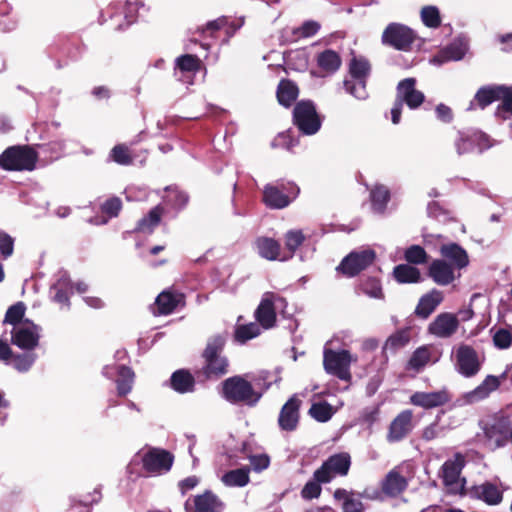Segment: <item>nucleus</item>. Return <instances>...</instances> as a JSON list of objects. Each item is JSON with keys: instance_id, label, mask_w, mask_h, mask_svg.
Returning <instances> with one entry per match:
<instances>
[{"instance_id": "1", "label": "nucleus", "mask_w": 512, "mask_h": 512, "mask_svg": "<svg viewBox=\"0 0 512 512\" xmlns=\"http://www.w3.org/2000/svg\"><path fill=\"white\" fill-rule=\"evenodd\" d=\"M228 333H218L207 338L201 353L202 367L195 372L200 381H216L229 373L230 361L225 355Z\"/></svg>"}, {"instance_id": "2", "label": "nucleus", "mask_w": 512, "mask_h": 512, "mask_svg": "<svg viewBox=\"0 0 512 512\" xmlns=\"http://www.w3.org/2000/svg\"><path fill=\"white\" fill-rule=\"evenodd\" d=\"M222 397L231 404L254 407L260 401L262 393L254 389L251 382L235 375L222 382Z\"/></svg>"}, {"instance_id": "3", "label": "nucleus", "mask_w": 512, "mask_h": 512, "mask_svg": "<svg viewBox=\"0 0 512 512\" xmlns=\"http://www.w3.org/2000/svg\"><path fill=\"white\" fill-rule=\"evenodd\" d=\"M39 154L30 145H14L0 154V167L5 171H33Z\"/></svg>"}, {"instance_id": "4", "label": "nucleus", "mask_w": 512, "mask_h": 512, "mask_svg": "<svg viewBox=\"0 0 512 512\" xmlns=\"http://www.w3.org/2000/svg\"><path fill=\"white\" fill-rule=\"evenodd\" d=\"M425 100L422 91L416 89L415 78H405L401 80L396 87V97L391 109V121L393 124H399L402 115L403 105L406 104L410 109L419 108Z\"/></svg>"}, {"instance_id": "5", "label": "nucleus", "mask_w": 512, "mask_h": 512, "mask_svg": "<svg viewBox=\"0 0 512 512\" xmlns=\"http://www.w3.org/2000/svg\"><path fill=\"white\" fill-rule=\"evenodd\" d=\"M299 187L290 181H276L264 186L263 203L270 209H283L298 196Z\"/></svg>"}, {"instance_id": "6", "label": "nucleus", "mask_w": 512, "mask_h": 512, "mask_svg": "<svg viewBox=\"0 0 512 512\" xmlns=\"http://www.w3.org/2000/svg\"><path fill=\"white\" fill-rule=\"evenodd\" d=\"M293 124L303 135L316 134L322 125L320 115L311 100H301L294 106L292 112Z\"/></svg>"}, {"instance_id": "7", "label": "nucleus", "mask_w": 512, "mask_h": 512, "mask_svg": "<svg viewBox=\"0 0 512 512\" xmlns=\"http://www.w3.org/2000/svg\"><path fill=\"white\" fill-rule=\"evenodd\" d=\"M465 464L466 460L464 455L457 452L452 459L446 460L442 465L441 478L443 484L448 487L453 494L466 495V479L460 477Z\"/></svg>"}, {"instance_id": "8", "label": "nucleus", "mask_w": 512, "mask_h": 512, "mask_svg": "<svg viewBox=\"0 0 512 512\" xmlns=\"http://www.w3.org/2000/svg\"><path fill=\"white\" fill-rule=\"evenodd\" d=\"M351 467V456L347 452L333 454L314 471V477L323 483H330L335 476H347Z\"/></svg>"}, {"instance_id": "9", "label": "nucleus", "mask_w": 512, "mask_h": 512, "mask_svg": "<svg viewBox=\"0 0 512 512\" xmlns=\"http://www.w3.org/2000/svg\"><path fill=\"white\" fill-rule=\"evenodd\" d=\"M375 259L376 253L373 249L354 250L341 260L340 264L336 267V271L352 278L372 265Z\"/></svg>"}, {"instance_id": "10", "label": "nucleus", "mask_w": 512, "mask_h": 512, "mask_svg": "<svg viewBox=\"0 0 512 512\" xmlns=\"http://www.w3.org/2000/svg\"><path fill=\"white\" fill-rule=\"evenodd\" d=\"M351 354L348 350L335 351L325 348L323 352V367L326 373L333 375L340 380H351Z\"/></svg>"}, {"instance_id": "11", "label": "nucleus", "mask_w": 512, "mask_h": 512, "mask_svg": "<svg viewBox=\"0 0 512 512\" xmlns=\"http://www.w3.org/2000/svg\"><path fill=\"white\" fill-rule=\"evenodd\" d=\"M416 39L414 31L400 23H390L382 33V43L399 51H409Z\"/></svg>"}, {"instance_id": "12", "label": "nucleus", "mask_w": 512, "mask_h": 512, "mask_svg": "<svg viewBox=\"0 0 512 512\" xmlns=\"http://www.w3.org/2000/svg\"><path fill=\"white\" fill-rule=\"evenodd\" d=\"M174 463V455L165 449L151 447L142 456L143 469L151 474H162L170 471Z\"/></svg>"}, {"instance_id": "13", "label": "nucleus", "mask_w": 512, "mask_h": 512, "mask_svg": "<svg viewBox=\"0 0 512 512\" xmlns=\"http://www.w3.org/2000/svg\"><path fill=\"white\" fill-rule=\"evenodd\" d=\"M333 497L337 501H342V512H364L366 508L361 498L379 500L380 494L378 490L369 493L368 488L363 492L347 491L344 488H337L333 493Z\"/></svg>"}, {"instance_id": "14", "label": "nucleus", "mask_w": 512, "mask_h": 512, "mask_svg": "<svg viewBox=\"0 0 512 512\" xmlns=\"http://www.w3.org/2000/svg\"><path fill=\"white\" fill-rule=\"evenodd\" d=\"M185 294L170 287L163 290L155 299L154 315H170L175 312L178 307L186 305Z\"/></svg>"}, {"instance_id": "15", "label": "nucleus", "mask_w": 512, "mask_h": 512, "mask_svg": "<svg viewBox=\"0 0 512 512\" xmlns=\"http://www.w3.org/2000/svg\"><path fill=\"white\" fill-rule=\"evenodd\" d=\"M413 411L406 409L401 411L390 423L386 439L389 443L400 442L413 430Z\"/></svg>"}, {"instance_id": "16", "label": "nucleus", "mask_w": 512, "mask_h": 512, "mask_svg": "<svg viewBox=\"0 0 512 512\" xmlns=\"http://www.w3.org/2000/svg\"><path fill=\"white\" fill-rule=\"evenodd\" d=\"M301 400L297 395L291 396L282 406L279 416L278 425L282 431H295L300 421Z\"/></svg>"}, {"instance_id": "17", "label": "nucleus", "mask_w": 512, "mask_h": 512, "mask_svg": "<svg viewBox=\"0 0 512 512\" xmlns=\"http://www.w3.org/2000/svg\"><path fill=\"white\" fill-rule=\"evenodd\" d=\"M456 366L458 372L465 377L476 375L481 365L475 349L469 345H460L456 351Z\"/></svg>"}, {"instance_id": "18", "label": "nucleus", "mask_w": 512, "mask_h": 512, "mask_svg": "<svg viewBox=\"0 0 512 512\" xmlns=\"http://www.w3.org/2000/svg\"><path fill=\"white\" fill-rule=\"evenodd\" d=\"M452 400V394L446 388L433 392H415L410 397V403L424 409L444 406Z\"/></svg>"}, {"instance_id": "19", "label": "nucleus", "mask_w": 512, "mask_h": 512, "mask_svg": "<svg viewBox=\"0 0 512 512\" xmlns=\"http://www.w3.org/2000/svg\"><path fill=\"white\" fill-rule=\"evenodd\" d=\"M408 487V480L403 476L398 468L391 469L380 482V499L381 495L388 498L399 497Z\"/></svg>"}, {"instance_id": "20", "label": "nucleus", "mask_w": 512, "mask_h": 512, "mask_svg": "<svg viewBox=\"0 0 512 512\" xmlns=\"http://www.w3.org/2000/svg\"><path fill=\"white\" fill-rule=\"evenodd\" d=\"M466 494L471 498L481 500L490 506L498 505L503 500V492L496 484L489 481L480 485H474L468 490L466 489Z\"/></svg>"}, {"instance_id": "21", "label": "nucleus", "mask_w": 512, "mask_h": 512, "mask_svg": "<svg viewBox=\"0 0 512 512\" xmlns=\"http://www.w3.org/2000/svg\"><path fill=\"white\" fill-rule=\"evenodd\" d=\"M493 101H501L497 106L495 115L503 120L512 116V86L491 84Z\"/></svg>"}, {"instance_id": "22", "label": "nucleus", "mask_w": 512, "mask_h": 512, "mask_svg": "<svg viewBox=\"0 0 512 512\" xmlns=\"http://www.w3.org/2000/svg\"><path fill=\"white\" fill-rule=\"evenodd\" d=\"M488 137L481 131H459L455 140L456 151L459 155L471 152L475 146L487 147Z\"/></svg>"}, {"instance_id": "23", "label": "nucleus", "mask_w": 512, "mask_h": 512, "mask_svg": "<svg viewBox=\"0 0 512 512\" xmlns=\"http://www.w3.org/2000/svg\"><path fill=\"white\" fill-rule=\"evenodd\" d=\"M459 321L452 313H441L429 324V332L441 338L452 336L458 329Z\"/></svg>"}, {"instance_id": "24", "label": "nucleus", "mask_w": 512, "mask_h": 512, "mask_svg": "<svg viewBox=\"0 0 512 512\" xmlns=\"http://www.w3.org/2000/svg\"><path fill=\"white\" fill-rule=\"evenodd\" d=\"M428 276L438 285L446 286L455 280L454 268L444 259H435L428 268Z\"/></svg>"}, {"instance_id": "25", "label": "nucleus", "mask_w": 512, "mask_h": 512, "mask_svg": "<svg viewBox=\"0 0 512 512\" xmlns=\"http://www.w3.org/2000/svg\"><path fill=\"white\" fill-rule=\"evenodd\" d=\"M440 255L453 268L463 269L469 264V257L466 250L457 243H448L440 246Z\"/></svg>"}, {"instance_id": "26", "label": "nucleus", "mask_w": 512, "mask_h": 512, "mask_svg": "<svg viewBox=\"0 0 512 512\" xmlns=\"http://www.w3.org/2000/svg\"><path fill=\"white\" fill-rule=\"evenodd\" d=\"M11 342L23 350H33L39 343V334L36 325L32 324L31 327H19L14 329L12 331Z\"/></svg>"}, {"instance_id": "27", "label": "nucleus", "mask_w": 512, "mask_h": 512, "mask_svg": "<svg viewBox=\"0 0 512 512\" xmlns=\"http://www.w3.org/2000/svg\"><path fill=\"white\" fill-rule=\"evenodd\" d=\"M255 319L265 329L275 326L277 316L272 293H267L261 300L255 311Z\"/></svg>"}, {"instance_id": "28", "label": "nucleus", "mask_w": 512, "mask_h": 512, "mask_svg": "<svg viewBox=\"0 0 512 512\" xmlns=\"http://www.w3.org/2000/svg\"><path fill=\"white\" fill-rule=\"evenodd\" d=\"M254 245L260 257L268 261H281L283 252L278 240L272 237L260 236L255 239Z\"/></svg>"}, {"instance_id": "29", "label": "nucleus", "mask_w": 512, "mask_h": 512, "mask_svg": "<svg viewBox=\"0 0 512 512\" xmlns=\"http://www.w3.org/2000/svg\"><path fill=\"white\" fill-rule=\"evenodd\" d=\"M195 376L188 369L174 371L169 379V386L179 394L191 393L195 390Z\"/></svg>"}, {"instance_id": "30", "label": "nucleus", "mask_w": 512, "mask_h": 512, "mask_svg": "<svg viewBox=\"0 0 512 512\" xmlns=\"http://www.w3.org/2000/svg\"><path fill=\"white\" fill-rule=\"evenodd\" d=\"M443 301V293L440 290L432 289L423 295L415 309V315L427 319Z\"/></svg>"}, {"instance_id": "31", "label": "nucleus", "mask_w": 512, "mask_h": 512, "mask_svg": "<svg viewBox=\"0 0 512 512\" xmlns=\"http://www.w3.org/2000/svg\"><path fill=\"white\" fill-rule=\"evenodd\" d=\"M510 427L511 421L509 417L501 416L484 428V434L488 439L496 438L497 445L502 446L504 442L508 440Z\"/></svg>"}, {"instance_id": "32", "label": "nucleus", "mask_w": 512, "mask_h": 512, "mask_svg": "<svg viewBox=\"0 0 512 512\" xmlns=\"http://www.w3.org/2000/svg\"><path fill=\"white\" fill-rule=\"evenodd\" d=\"M165 209L162 205L153 207L147 215L138 220L134 232L137 233H152L154 229L159 226Z\"/></svg>"}, {"instance_id": "33", "label": "nucleus", "mask_w": 512, "mask_h": 512, "mask_svg": "<svg viewBox=\"0 0 512 512\" xmlns=\"http://www.w3.org/2000/svg\"><path fill=\"white\" fill-rule=\"evenodd\" d=\"M195 512H222L223 503L211 490L194 497Z\"/></svg>"}, {"instance_id": "34", "label": "nucleus", "mask_w": 512, "mask_h": 512, "mask_svg": "<svg viewBox=\"0 0 512 512\" xmlns=\"http://www.w3.org/2000/svg\"><path fill=\"white\" fill-rule=\"evenodd\" d=\"M299 95V88L290 79H282L277 87V100L279 104L288 108L290 107L297 99Z\"/></svg>"}, {"instance_id": "35", "label": "nucleus", "mask_w": 512, "mask_h": 512, "mask_svg": "<svg viewBox=\"0 0 512 512\" xmlns=\"http://www.w3.org/2000/svg\"><path fill=\"white\" fill-rule=\"evenodd\" d=\"M306 240V236L302 230H289L284 235L285 251L283 252L281 261H288L293 258L296 251Z\"/></svg>"}, {"instance_id": "36", "label": "nucleus", "mask_w": 512, "mask_h": 512, "mask_svg": "<svg viewBox=\"0 0 512 512\" xmlns=\"http://www.w3.org/2000/svg\"><path fill=\"white\" fill-rule=\"evenodd\" d=\"M410 339L411 330L409 327L399 329L387 338L383 346V350L395 353L399 349L404 348L406 345H408Z\"/></svg>"}, {"instance_id": "37", "label": "nucleus", "mask_w": 512, "mask_h": 512, "mask_svg": "<svg viewBox=\"0 0 512 512\" xmlns=\"http://www.w3.org/2000/svg\"><path fill=\"white\" fill-rule=\"evenodd\" d=\"M341 63L340 55L332 49H326L317 56V65L327 73L336 72Z\"/></svg>"}, {"instance_id": "38", "label": "nucleus", "mask_w": 512, "mask_h": 512, "mask_svg": "<svg viewBox=\"0 0 512 512\" xmlns=\"http://www.w3.org/2000/svg\"><path fill=\"white\" fill-rule=\"evenodd\" d=\"M393 276L398 283H418L421 280L419 269L408 263L395 266Z\"/></svg>"}, {"instance_id": "39", "label": "nucleus", "mask_w": 512, "mask_h": 512, "mask_svg": "<svg viewBox=\"0 0 512 512\" xmlns=\"http://www.w3.org/2000/svg\"><path fill=\"white\" fill-rule=\"evenodd\" d=\"M222 482L229 487H243L249 483V468L242 467L226 472L222 478Z\"/></svg>"}, {"instance_id": "40", "label": "nucleus", "mask_w": 512, "mask_h": 512, "mask_svg": "<svg viewBox=\"0 0 512 512\" xmlns=\"http://www.w3.org/2000/svg\"><path fill=\"white\" fill-rule=\"evenodd\" d=\"M430 359L431 353L429 348L426 346L419 347L412 353L408 360L406 370L419 372L430 362Z\"/></svg>"}, {"instance_id": "41", "label": "nucleus", "mask_w": 512, "mask_h": 512, "mask_svg": "<svg viewBox=\"0 0 512 512\" xmlns=\"http://www.w3.org/2000/svg\"><path fill=\"white\" fill-rule=\"evenodd\" d=\"M134 376V372L130 367L125 365L119 366L118 379L116 380L119 396H126L131 391Z\"/></svg>"}, {"instance_id": "42", "label": "nucleus", "mask_w": 512, "mask_h": 512, "mask_svg": "<svg viewBox=\"0 0 512 512\" xmlns=\"http://www.w3.org/2000/svg\"><path fill=\"white\" fill-rule=\"evenodd\" d=\"M371 71L370 62L364 57H353L349 63V75L353 79L367 80Z\"/></svg>"}, {"instance_id": "43", "label": "nucleus", "mask_w": 512, "mask_h": 512, "mask_svg": "<svg viewBox=\"0 0 512 512\" xmlns=\"http://www.w3.org/2000/svg\"><path fill=\"white\" fill-rule=\"evenodd\" d=\"M110 159L122 166H130L134 162V156L130 147L125 143L115 145L109 154Z\"/></svg>"}, {"instance_id": "44", "label": "nucleus", "mask_w": 512, "mask_h": 512, "mask_svg": "<svg viewBox=\"0 0 512 512\" xmlns=\"http://www.w3.org/2000/svg\"><path fill=\"white\" fill-rule=\"evenodd\" d=\"M201 68V60L198 56L193 54H184L176 58L175 70H179L182 73L195 74Z\"/></svg>"}, {"instance_id": "45", "label": "nucleus", "mask_w": 512, "mask_h": 512, "mask_svg": "<svg viewBox=\"0 0 512 512\" xmlns=\"http://www.w3.org/2000/svg\"><path fill=\"white\" fill-rule=\"evenodd\" d=\"M500 386V381L496 376L488 375L484 381L475 388L471 394L470 397L474 399H484L486 398L491 392L497 390Z\"/></svg>"}, {"instance_id": "46", "label": "nucleus", "mask_w": 512, "mask_h": 512, "mask_svg": "<svg viewBox=\"0 0 512 512\" xmlns=\"http://www.w3.org/2000/svg\"><path fill=\"white\" fill-rule=\"evenodd\" d=\"M370 197L373 210L382 213L390 200V192L385 186H376L372 189Z\"/></svg>"}, {"instance_id": "47", "label": "nucleus", "mask_w": 512, "mask_h": 512, "mask_svg": "<svg viewBox=\"0 0 512 512\" xmlns=\"http://www.w3.org/2000/svg\"><path fill=\"white\" fill-rule=\"evenodd\" d=\"M358 289L372 298L382 299L384 294L381 287V282L376 277H367L360 281Z\"/></svg>"}, {"instance_id": "48", "label": "nucleus", "mask_w": 512, "mask_h": 512, "mask_svg": "<svg viewBox=\"0 0 512 512\" xmlns=\"http://www.w3.org/2000/svg\"><path fill=\"white\" fill-rule=\"evenodd\" d=\"M344 88L347 93L351 94L355 98L359 100H364L368 97L367 92V80L365 79H345L344 82Z\"/></svg>"}, {"instance_id": "49", "label": "nucleus", "mask_w": 512, "mask_h": 512, "mask_svg": "<svg viewBox=\"0 0 512 512\" xmlns=\"http://www.w3.org/2000/svg\"><path fill=\"white\" fill-rule=\"evenodd\" d=\"M165 200L173 208L181 210L188 204L189 196L177 187H169L166 189Z\"/></svg>"}, {"instance_id": "50", "label": "nucleus", "mask_w": 512, "mask_h": 512, "mask_svg": "<svg viewBox=\"0 0 512 512\" xmlns=\"http://www.w3.org/2000/svg\"><path fill=\"white\" fill-rule=\"evenodd\" d=\"M492 103H494L492 98V91L488 85H484L476 91L473 100L470 102L469 109L479 108L484 110Z\"/></svg>"}, {"instance_id": "51", "label": "nucleus", "mask_w": 512, "mask_h": 512, "mask_svg": "<svg viewBox=\"0 0 512 512\" xmlns=\"http://www.w3.org/2000/svg\"><path fill=\"white\" fill-rule=\"evenodd\" d=\"M309 414L318 422H327L334 414L332 406L326 402L313 403L309 409Z\"/></svg>"}, {"instance_id": "52", "label": "nucleus", "mask_w": 512, "mask_h": 512, "mask_svg": "<svg viewBox=\"0 0 512 512\" xmlns=\"http://www.w3.org/2000/svg\"><path fill=\"white\" fill-rule=\"evenodd\" d=\"M404 259L408 264L421 265L428 262L429 255L422 246L415 244L405 250Z\"/></svg>"}, {"instance_id": "53", "label": "nucleus", "mask_w": 512, "mask_h": 512, "mask_svg": "<svg viewBox=\"0 0 512 512\" xmlns=\"http://www.w3.org/2000/svg\"><path fill=\"white\" fill-rule=\"evenodd\" d=\"M260 334L259 326L255 323L239 325L235 329V341L245 343L246 341L257 337Z\"/></svg>"}, {"instance_id": "54", "label": "nucleus", "mask_w": 512, "mask_h": 512, "mask_svg": "<svg viewBox=\"0 0 512 512\" xmlns=\"http://www.w3.org/2000/svg\"><path fill=\"white\" fill-rule=\"evenodd\" d=\"M421 20L429 28H438L441 25L440 12L435 6H425L421 10Z\"/></svg>"}, {"instance_id": "55", "label": "nucleus", "mask_w": 512, "mask_h": 512, "mask_svg": "<svg viewBox=\"0 0 512 512\" xmlns=\"http://www.w3.org/2000/svg\"><path fill=\"white\" fill-rule=\"evenodd\" d=\"M26 306L23 302L19 301L8 308L5 314L4 322L13 326L18 325L25 314Z\"/></svg>"}, {"instance_id": "56", "label": "nucleus", "mask_w": 512, "mask_h": 512, "mask_svg": "<svg viewBox=\"0 0 512 512\" xmlns=\"http://www.w3.org/2000/svg\"><path fill=\"white\" fill-rule=\"evenodd\" d=\"M122 210V201L119 197L113 196L108 198L101 205V212L108 218L117 217Z\"/></svg>"}, {"instance_id": "57", "label": "nucleus", "mask_w": 512, "mask_h": 512, "mask_svg": "<svg viewBox=\"0 0 512 512\" xmlns=\"http://www.w3.org/2000/svg\"><path fill=\"white\" fill-rule=\"evenodd\" d=\"M323 482L318 481L314 476L313 480L308 481L301 490V497L305 500L316 499L321 495Z\"/></svg>"}, {"instance_id": "58", "label": "nucleus", "mask_w": 512, "mask_h": 512, "mask_svg": "<svg viewBox=\"0 0 512 512\" xmlns=\"http://www.w3.org/2000/svg\"><path fill=\"white\" fill-rule=\"evenodd\" d=\"M35 354L26 352L22 354H16L12 356L14 367L21 372L28 371L35 361Z\"/></svg>"}, {"instance_id": "59", "label": "nucleus", "mask_w": 512, "mask_h": 512, "mask_svg": "<svg viewBox=\"0 0 512 512\" xmlns=\"http://www.w3.org/2000/svg\"><path fill=\"white\" fill-rule=\"evenodd\" d=\"M227 24V20L222 17L216 20L208 22L203 27H198L196 33L200 35H208L210 37H216V33L221 30Z\"/></svg>"}, {"instance_id": "60", "label": "nucleus", "mask_w": 512, "mask_h": 512, "mask_svg": "<svg viewBox=\"0 0 512 512\" xmlns=\"http://www.w3.org/2000/svg\"><path fill=\"white\" fill-rule=\"evenodd\" d=\"M52 289L56 291L53 298L55 302L66 306L70 305L68 283L66 281L59 280L55 285L52 286Z\"/></svg>"}, {"instance_id": "61", "label": "nucleus", "mask_w": 512, "mask_h": 512, "mask_svg": "<svg viewBox=\"0 0 512 512\" xmlns=\"http://www.w3.org/2000/svg\"><path fill=\"white\" fill-rule=\"evenodd\" d=\"M494 345L499 349H507L512 344V334L507 329H499L493 336Z\"/></svg>"}, {"instance_id": "62", "label": "nucleus", "mask_w": 512, "mask_h": 512, "mask_svg": "<svg viewBox=\"0 0 512 512\" xmlns=\"http://www.w3.org/2000/svg\"><path fill=\"white\" fill-rule=\"evenodd\" d=\"M14 251V239L5 231H0V254L4 259L10 257Z\"/></svg>"}, {"instance_id": "63", "label": "nucleus", "mask_w": 512, "mask_h": 512, "mask_svg": "<svg viewBox=\"0 0 512 512\" xmlns=\"http://www.w3.org/2000/svg\"><path fill=\"white\" fill-rule=\"evenodd\" d=\"M320 29V24L316 21H305L302 26L294 33H299L301 37L308 38L314 36Z\"/></svg>"}, {"instance_id": "64", "label": "nucleus", "mask_w": 512, "mask_h": 512, "mask_svg": "<svg viewBox=\"0 0 512 512\" xmlns=\"http://www.w3.org/2000/svg\"><path fill=\"white\" fill-rule=\"evenodd\" d=\"M465 55V51L457 45H450L442 50V56L445 60H461Z\"/></svg>"}]
</instances>
